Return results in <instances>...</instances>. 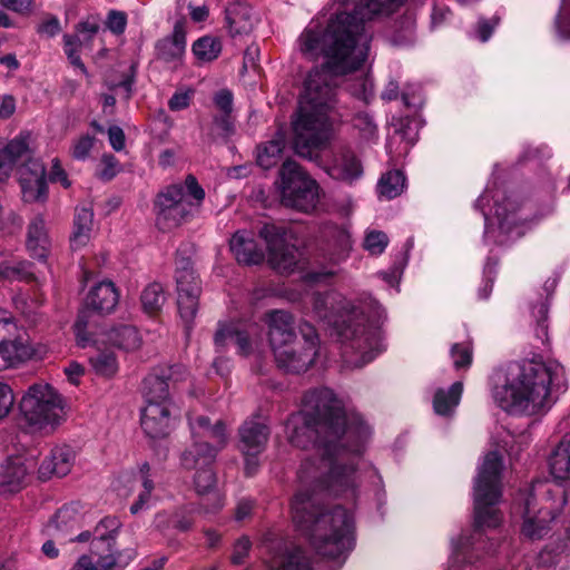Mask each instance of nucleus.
<instances>
[{
	"label": "nucleus",
	"mask_w": 570,
	"mask_h": 570,
	"mask_svg": "<svg viewBox=\"0 0 570 570\" xmlns=\"http://www.w3.org/2000/svg\"><path fill=\"white\" fill-rule=\"evenodd\" d=\"M284 147L285 135L284 132L278 131L273 139L258 146L256 157L257 164L264 169L274 167L279 161Z\"/></svg>",
	"instance_id": "obj_37"
},
{
	"label": "nucleus",
	"mask_w": 570,
	"mask_h": 570,
	"mask_svg": "<svg viewBox=\"0 0 570 570\" xmlns=\"http://www.w3.org/2000/svg\"><path fill=\"white\" fill-rule=\"evenodd\" d=\"M30 468L22 456L8 458L0 465V494L19 491L24 485Z\"/></svg>",
	"instance_id": "obj_24"
},
{
	"label": "nucleus",
	"mask_w": 570,
	"mask_h": 570,
	"mask_svg": "<svg viewBox=\"0 0 570 570\" xmlns=\"http://www.w3.org/2000/svg\"><path fill=\"white\" fill-rule=\"evenodd\" d=\"M166 301L164 288L158 283L149 284L141 293V305L146 313L156 314Z\"/></svg>",
	"instance_id": "obj_41"
},
{
	"label": "nucleus",
	"mask_w": 570,
	"mask_h": 570,
	"mask_svg": "<svg viewBox=\"0 0 570 570\" xmlns=\"http://www.w3.org/2000/svg\"><path fill=\"white\" fill-rule=\"evenodd\" d=\"M268 438V426L257 419L247 420L239 428L238 446L245 455L246 471L248 474H252L255 471L257 466L255 456L265 449Z\"/></svg>",
	"instance_id": "obj_20"
},
{
	"label": "nucleus",
	"mask_w": 570,
	"mask_h": 570,
	"mask_svg": "<svg viewBox=\"0 0 570 570\" xmlns=\"http://www.w3.org/2000/svg\"><path fill=\"white\" fill-rule=\"evenodd\" d=\"M214 343L217 351H224L229 344H235L237 354L248 356L257 351L261 340L254 335L253 328H240L234 323H219Z\"/></svg>",
	"instance_id": "obj_21"
},
{
	"label": "nucleus",
	"mask_w": 570,
	"mask_h": 570,
	"mask_svg": "<svg viewBox=\"0 0 570 570\" xmlns=\"http://www.w3.org/2000/svg\"><path fill=\"white\" fill-rule=\"evenodd\" d=\"M226 20L232 33H248L258 23V14L250 6L236 3L226 11Z\"/></svg>",
	"instance_id": "obj_30"
},
{
	"label": "nucleus",
	"mask_w": 570,
	"mask_h": 570,
	"mask_svg": "<svg viewBox=\"0 0 570 570\" xmlns=\"http://www.w3.org/2000/svg\"><path fill=\"white\" fill-rule=\"evenodd\" d=\"M549 468L557 482L570 481V434L564 435L553 450Z\"/></svg>",
	"instance_id": "obj_33"
},
{
	"label": "nucleus",
	"mask_w": 570,
	"mask_h": 570,
	"mask_svg": "<svg viewBox=\"0 0 570 570\" xmlns=\"http://www.w3.org/2000/svg\"><path fill=\"white\" fill-rule=\"evenodd\" d=\"M27 248L30 255L39 261H45L50 249L46 223L42 217L33 218L28 227Z\"/></svg>",
	"instance_id": "obj_31"
},
{
	"label": "nucleus",
	"mask_w": 570,
	"mask_h": 570,
	"mask_svg": "<svg viewBox=\"0 0 570 570\" xmlns=\"http://www.w3.org/2000/svg\"><path fill=\"white\" fill-rule=\"evenodd\" d=\"M195 442L181 454V465L187 470H196L194 485L197 493L204 497L202 508L205 513L220 510L225 500L216 490V475L212 469L216 454L228 440L225 424L218 420L210 423L206 416L189 420Z\"/></svg>",
	"instance_id": "obj_7"
},
{
	"label": "nucleus",
	"mask_w": 570,
	"mask_h": 570,
	"mask_svg": "<svg viewBox=\"0 0 570 570\" xmlns=\"http://www.w3.org/2000/svg\"><path fill=\"white\" fill-rule=\"evenodd\" d=\"M548 304L541 302L532 308V314L537 318L535 333L539 340L546 341L548 338Z\"/></svg>",
	"instance_id": "obj_48"
},
{
	"label": "nucleus",
	"mask_w": 570,
	"mask_h": 570,
	"mask_svg": "<svg viewBox=\"0 0 570 570\" xmlns=\"http://www.w3.org/2000/svg\"><path fill=\"white\" fill-rule=\"evenodd\" d=\"M107 28L116 33L120 35L125 31L127 24V17L121 11L111 10L108 13V18L106 21Z\"/></svg>",
	"instance_id": "obj_52"
},
{
	"label": "nucleus",
	"mask_w": 570,
	"mask_h": 570,
	"mask_svg": "<svg viewBox=\"0 0 570 570\" xmlns=\"http://www.w3.org/2000/svg\"><path fill=\"white\" fill-rule=\"evenodd\" d=\"M149 375H156L160 377L164 382L168 383V391L171 386L184 382L188 377V373L183 365H173L168 367H161L155 370Z\"/></svg>",
	"instance_id": "obj_46"
},
{
	"label": "nucleus",
	"mask_w": 570,
	"mask_h": 570,
	"mask_svg": "<svg viewBox=\"0 0 570 570\" xmlns=\"http://www.w3.org/2000/svg\"><path fill=\"white\" fill-rule=\"evenodd\" d=\"M29 264L20 261H3L0 263V282L24 281L31 277Z\"/></svg>",
	"instance_id": "obj_42"
},
{
	"label": "nucleus",
	"mask_w": 570,
	"mask_h": 570,
	"mask_svg": "<svg viewBox=\"0 0 570 570\" xmlns=\"http://www.w3.org/2000/svg\"><path fill=\"white\" fill-rule=\"evenodd\" d=\"M222 51L220 41L210 36H205L193 45V52L200 61H212L216 59Z\"/></svg>",
	"instance_id": "obj_43"
},
{
	"label": "nucleus",
	"mask_w": 570,
	"mask_h": 570,
	"mask_svg": "<svg viewBox=\"0 0 570 570\" xmlns=\"http://www.w3.org/2000/svg\"><path fill=\"white\" fill-rule=\"evenodd\" d=\"M405 0H335L337 10L324 32L306 29L299 37L301 51L315 58L324 55L326 62L313 69L299 99L293 120L295 153L320 164V151L332 138L328 111L334 101L335 77L356 70L366 59L372 35L366 22L390 14Z\"/></svg>",
	"instance_id": "obj_1"
},
{
	"label": "nucleus",
	"mask_w": 570,
	"mask_h": 570,
	"mask_svg": "<svg viewBox=\"0 0 570 570\" xmlns=\"http://www.w3.org/2000/svg\"><path fill=\"white\" fill-rule=\"evenodd\" d=\"M101 165L102 168L99 171V177L105 180H110L119 171V164L112 155H104Z\"/></svg>",
	"instance_id": "obj_55"
},
{
	"label": "nucleus",
	"mask_w": 570,
	"mask_h": 570,
	"mask_svg": "<svg viewBox=\"0 0 570 570\" xmlns=\"http://www.w3.org/2000/svg\"><path fill=\"white\" fill-rule=\"evenodd\" d=\"M60 31V22L57 18L46 19L39 27L38 32L46 37H55Z\"/></svg>",
	"instance_id": "obj_63"
},
{
	"label": "nucleus",
	"mask_w": 570,
	"mask_h": 570,
	"mask_svg": "<svg viewBox=\"0 0 570 570\" xmlns=\"http://www.w3.org/2000/svg\"><path fill=\"white\" fill-rule=\"evenodd\" d=\"M156 50L158 58L177 67L181 62L186 50V37L184 31L176 26L171 37L158 41Z\"/></svg>",
	"instance_id": "obj_32"
},
{
	"label": "nucleus",
	"mask_w": 570,
	"mask_h": 570,
	"mask_svg": "<svg viewBox=\"0 0 570 570\" xmlns=\"http://www.w3.org/2000/svg\"><path fill=\"white\" fill-rule=\"evenodd\" d=\"M109 144L116 151H120L125 148V132L119 126H111L108 129Z\"/></svg>",
	"instance_id": "obj_60"
},
{
	"label": "nucleus",
	"mask_w": 570,
	"mask_h": 570,
	"mask_svg": "<svg viewBox=\"0 0 570 570\" xmlns=\"http://www.w3.org/2000/svg\"><path fill=\"white\" fill-rule=\"evenodd\" d=\"M229 245L235 258L240 264L253 265L264 261V252L257 246L250 233H235Z\"/></svg>",
	"instance_id": "obj_27"
},
{
	"label": "nucleus",
	"mask_w": 570,
	"mask_h": 570,
	"mask_svg": "<svg viewBox=\"0 0 570 570\" xmlns=\"http://www.w3.org/2000/svg\"><path fill=\"white\" fill-rule=\"evenodd\" d=\"M176 283L178 313L185 324L189 325L197 314L202 288L188 261L177 267Z\"/></svg>",
	"instance_id": "obj_19"
},
{
	"label": "nucleus",
	"mask_w": 570,
	"mask_h": 570,
	"mask_svg": "<svg viewBox=\"0 0 570 570\" xmlns=\"http://www.w3.org/2000/svg\"><path fill=\"white\" fill-rule=\"evenodd\" d=\"M450 354L456 370L466 368L472 363V348L469 343L454 344Z\"/></svg>",
	"instance_id": "obj_47"
},
{
	"label": "nucleus",
	"mask_w": 570,
	"mask_h": 570,
	"mask_svg": "<svg viewBox=\"0 0 570 570\" xmlns=\"http://www.w3.org/2000/svg\"><path fill=\"white\" fill-rule=\"evenodd\" d=\"M325 171L334 179L348 184L354 183L363 174L361 161L351 151H342L332 163L324 166Z\"/></svg>",
	"instance_id": "obj_26"
},
{
	"label": "nucleus",
	"mask_w": 570,
	"mask_h": 570,
	"mask_svg": "<svg viewBox=\"0 0 570 570\" xmlns=\"http://www.w3.org/2000/svg\"><path fill=\"white\" fill-rule=\"evenodd\" d=\"M524 500L521 533L537 540L546 535L550 524L561 513L566 503V491L559 484L538 481L532 484Z\"/></svg>",
	"instance_id": "obj_9"
},
{
	"label": "nucleus",
	"mask_w": 570,
	"mask_h": 570,
	"mask_svg": "<svg viewBox=\"0 0 570 570\" xmlns=\"http://www.w3.org/2000/svg\"><path fill=\"white\" fill-rule=\"evenodd\" d=\"M214 101L216 107L223 111L226 116H228L233 110V95L227 89L219 90L215 97Z\"/></svg>",
	"instance_id": "obj_58"
},
{
	"label": "nucleus",
	"mask_w": 570,
	"mask_h": 570,
	"mask_svg": "<svg viewBox=\"0 0 570 570\" xmlns=\"http://www.w3.org/2000/svg\"><path fill=\"white\" fill-rule=\"evenodd\" d=\"M313 313L320 321L335 326L338 335L344 341L351 342L350 348L360 354L355 360H346L351 366L362 367L384 350L377 327L379 321L366 325L363 313L357 312L341 294L327 292L314 295ZM382 313L381 306H376L377 320L381 318ZM344 353L347 354V350Z\"/></svg>",
	"instance_id": "obj_6"
},
{
	"label": "nucleus",
	"mask_w": 570,
	"mask_h": 570,
	"mask_svg": "<svg viewBox=\"0 0 570 570\" xmlns=\"http://www.w3.org/2000/svg\"><path fill=\"white\" fill-rule=\"evenodd\" d=\"M14 403L13 393L9 385L0 383V419L7 416Z\"/></svg>",
	"instance_id": "obj_56"
},
{
	"label": "nucleus",
	"mask_w": 570,
	"mask_h": 570,
	"mask_svg": "<svg viewBox=\"0 0 570 570\" xmlns=\"http://www.w3.org/2000/svg\"><path fill=\"white\" fill-rule=\"evenodd\" d=\"M267 570H313L309 558L294 544H281L267 560Z\"/></svg>",
	"instance_id": "obj_22"
},
{
	"label": "nucleus",
	"mask_w": 570,
	"mask_h": 570,
	"mask_svg": "<svg viewBox=\"0 0 570 570\" xmlns=\"http://www.w3.org/2000/svg\"><path fill=\"white\" fill-rule=\"evenodd\" d=\"M288 442L296 448L316 446L320 463L305 462L301 479H315L318 487L348 502L356 497V466L372 431L363 417L346 410L332 390L308 391L303 397V409L286 423Z\"/></svg>",
	"instance_id": "obj_2"
},
{
	"label": "nucleus",
	"mask_w": 570,
	"mask_h": 570,
	"mask_svg": "<svg viewBox=\"0 0 570 570\" xmlns=\"http://www.w3.org/2000/svg\"><path fill=\"white\" fill-rule=\"evenodd\" d=\"M94 140L90 136L80 137L72 147V157L79 160L86 159L94 147Z\"/></svg>",
	"instance_id": "obj_53"
},
{
	"label": "nucleus",
	"mask_w": 570,
	"mask_h": 570,
	"mask_svg": "<svg viewBox=\"0 0 570 570\" xmlns=\"http://www.w3.org/2000/svg\"><path fill=\"white\" fill-rule=\"evenodd\" d=\"M328 249L332 252V259L340 262L348 256L352 249V238L347 228L338 226H327L324 230Z\"/></svg>",
	"instance_id": "obj_35"
},
{
	"label": "nucleus",
	"mask_w": 570,
	"mask_h": 570,
	"mask_svg": "<svg viewBox=\"0 0 570 570\" xmlns=\"http://www.w3.org/2000/svg\"><path fill=\"white\" fill-rule=\"evenodd\" d=\"M252 543L248 538L243 537L236 541L234 544V550L232 554V561L235 564H240L244 562L245 558L248 556Z\"/></svg>",
	"instance_id": "obj_57"
},
{
	"label": "nucleus",
	"mask_w": 570,
	"mask_h": 570,
	"mask_svg": "<svg viewBox=\"0 0 570 570\" xmlns=\"http://www.w3.org/2000/svg\"><path fill=\"white\" fill-rule=\"evenodd\" d=\"M265 322L268 327V340L272 350L281 347L298 336L294 332V317L284 309H274L266 314Z\"/></svg>",
	"instance_id": "obj_23"
},
{
	"label": "nucleus",
	"mask_w": 570,
	"mask_h": 570,
	"mask_svg": "<svg viewBox=\"0 0 570 570\" xmlns=\"http://www.w3.org/2000/svg\"><path fill=\"white\" fill-rule=\"evenodd\" d=\"M119 293L112 282L104 281L95 285L86 297L87 307L100 312L110 313L118 304Z\"/></svg>",
	"instance_id": "obj_28"
},
{
	"label": "nucleus",
	"mask_w": 570,
	"mask_h": 570,
	"mask_svg": "<svg viewBox=\"0 0 570 570\" xmlns=\"http://www.w3.org/2000/svg\"><path fill=\"white\" fill-rule=\"evenodd\" d=\"M557 26L562 37H570V0H562Z\"/></svg>",
	"instance_id": "obj_50"
},
{
	"label": "nucleus",
	"mask_w": 570,
	"mask_h": 570,
	"mask_svg": "<svg viewBox=\"0 0 570 570\" xmlns=\"http://www.w3.org/2000/svg\"><path fill=\"white\" fill-rule=\"evenodd\" d=\"M502 471L501 454L498 451L488 452L474 481V530L471 534L462 533L458 539L451 540L450 569L460 563H472L478 558L482 531L500 524L501 514L495 505L502 494Z\"/></svg>",
	"instance_id": "obj_5"
},
{
	"label": "nucleus",
	"mask_w": 570,
	"mask_h": 570,
	"mask_svg": "<svg viewBox=\"0 0 570 570\" xmlns=\"http://www.w3.org/2000/svg\"><path fill=\"white\" fill-rule=\"evenodd\" d=\"M121 527L116 517H106L95 527L90 543L92 556L106 568H125L136 557L135 547L119 549L116 535Z\"/></svg>",
	"instance_id": "obj_18"
},
{
	"label": "nucleus",
	"mask_w": 570,
	"mask_h": 570,
	"mask_svg": "<svg viewBox=\"0 0 570 570\" xmlns=\"http://www.w3.org/2000/svg\"><path fill=\"white\" fill-rule=\"evenodd\" d=\"M50 180L60 183L65 188H68L70 186V181L67 177V174L60 166V163L58 159L52 160V167H51V171H50Z\"/></svg>",
	"instance_id": "obj_64"
},
{
	"label": "nucleus",
	"mask_w": 570,
	"mask_h": 570,
	"mask_svg": "<svg viewBox=\"0 0 570 570\" xmlns=\"http://www.w3.org/2000/svg\"><path fill=\"white\" fill-rule=\"evenodd\" d=\"M96 563H94L92 559L89 556H81L75 566L70 570H114L115 568H106L102 567L99 562V557H96ZM121 570L122 568H117Z\"/></svg>",
	"instance_id": "obj_59"
},
{
	"label": "nucleus",
	"mask_w": 570,
	"mask_h": 570,
	"mask_svg": "<svg viewBox=\"0 0 570 570\" xmlns=\"http://www.w3.org/2000/svg\"><path fill=\"white\" fill-rule=\"evenodd\" d=\"M142 397L141 429L150 439L167 438L179 417V410L168 394V383L156 375H147L144 380Z\"/></svg>",
	"instance_id": "obj_10"
},
{
	"label": "nucleus",
	"mask_w": 570,
	"mask_h": 570,
	"mask_svg": "<svg viewBox=\"0 0 570 570\" xmlns=\"http://www.w3.org/2000/svg\"><path fill=\"white\" fill-rule=\"evenodd\" d=\"M79 523V515L73 507H63L55 514L48 529L58 540L73 541V538H67Z\"/></svg>",
	"instance_id": "obj_36"
},
{
	"label": "nucleus",
	"mask_w": 570,
	"mask_h": 570,
	"mask_svg": "<svg viewBox=\"0 0 570 570\" xmlns=\"http://www.w3.org/2000/svg\"><path fill=\"white\" fill-rule=\"evenodd\" d=\"M194 91L191 89L178 90L168 101V107L173 111L186 109L189 104Z\"/></svg>",
	"instance_id": "obj_51"
},
{
	"label": "nucleus",
	"mask_w": 570,
	"mask_h": 570,
	"mask_svg": "<svg viewBox=\"0 0 570 570\" xmlns=\"http://www.w3.org/2000/svg\"><path fill=\"white\" fill-rule=\"evenodd\" d=\"M268 250L271 266L281 274L303 271L306 259L299 248L289 245L293 234L283 225L265 224L259 230Z\"/></svg>",
	"instance_id": "obj_16"
},
{
	"label": "nucleus",
	"mask_w": 570,
	"mask_h": 570,
	"mask_svg": "<svg viewBox=\"0 0 570 570\" xmlns=\"http://www.w3.org/2000/svg\"><path fill=\"white\" fill-rule=\"evenodd\" d=\"M387 245L389 237L385 233L375 229L366 230L363 240V247L371 255H381Z\"/></svg>",
	"instance_id": "obj_45"
},
{
	"label": "nucleus",
	"mask_w": 570,
	"mask_h": 570,
	"mask_svg": "<svg viewBox=\"0 0 570 570\" xmlns=\"http://www.w3.org/2000/svg\"><path fill=\"white\" fill-rule=\"evenodd\" d=\"M18 331L11 313L0 308V342L13 336Z\"/></svg>",
	"instance_id": "obj_49"
},
{
	"label": "nucleus",
	"mask_w": 570,
	"mask_h": 570,
	"mask_svg": "<svg viewBox=\"0 0 570 570\" xmlns=\"http://www.w3.org/2000/svg\"><path fill=\"white\" fill-rule=\"evenodd\" d=\"M205 191L194 176H187L184 185H173L159 193L156 199V224L161 230H170L187 222L199 208Z\"/></svg>",
	"instance_id": "obj_12"
},
{
	"label": "nucleus",
	"mask_w": 570,
	"mask_h": 570,
	"mask_svg": "<svg viewBox=\"0 0 570 570\" xmlns=\"http://www.w3.org/2000/svg\"><path fill=\"white\" fill-rule=\"evenodd\" d=\"M94 213L88 207H78L73 219V230L70 236L71 248L77 250L85 247L91 238Z\"/></svg>",
	"instance_id": "obj_34"
},
{
	"label": "nucleus",
	"mask_w": 570,
	"mask_h": 570,
	"mask_svg": "<svg viewBox=\"0 0 570 570\" xmlns=\"http://www.w3.org/2000/svg\"><path fill=\"white\" fill-rule=\"evenodd\" d=\"M352 95L358 97L365 102L373 97V82L368 78H361L357 80V83L351 87Z\"/></svg>",
	"instance_id": "obj_54"
},
{
	"label": "nucleus",
	"mask_w": 570,
	"mask_h": 570,
	"mask_svg": "<svg viewBox=\"0 0 570 570\" xmlns=\"http://www.w3.org/2000/svg\"><path fill=\"white\" fill-rule=\"evenodd\" d=\"M77 344L85 348L91 345H112L125 351L139 348L141 338L138 331L130 325H120L109 330L96 327L87 312H81L75 323Z\"/></svg>",
	"instance_id": "obj_15"
},
{
	"label": "nucleus",
	"mask_w": 570,
	"mask_h": 570,
	"mask_svg": "<svg viewBox=\"0 0 570 570\" xmlns=\"http://www.w3.org/2000/svg\"><path fill=\"white\" fill-rule=\"evenodd\" d=\"M75 452L70 446L60 445L52 449L50 455L47 456L39 466V475L41 479H49L53 475H67L73 465Z\"/></svg>",
	"instance_id": "obj_25"
},
{
	"label": "nucleus",
	"mask_w": 570,
	"mask_h": 570,
	"mask_svg": "<svg viewBox=\"0 0 570 570\" xmlns=\"http://www.w3.org/2000/svg\"><path fill=\"white\" fill-rule=\"evenodd\" d=\"M139 479L141 482V487L144 491L153 492L155 489V483L151 478V469L147 462H144L139 465Z\"/></svg>",
	"instance_id": "obj_62"
},
{
	"label": "nucleus",
	"mask_w": 570,
	"mask_h": 570,
	"mask_svg": "<svg viewBox=\"0 0 570 570\" xmlns=\"http://www.w3.org/2000/svg\"><path fill=\"white\" fill-rule=\"evenodd\" d=\"M20 409L30 425L53 428L63 420L62 396L48 383L31 385L20 402Z\"/></svg>",
	"instance_id": "obj_14"
},
{
	"label": "nucleus",
	"mask_w": 570,
	"mask_h": 570,
	"mask_svg": "<svg viewBox=\"0 0 570 570\" xmlns=\"http://www.w3.org/2000/svg\"><path fill=\"white\" fill-rule=\"evenodd\" d=\"M35 355L33 347L27 340L16 337L0 342V370L23 363Z\"/></svg>",
	"instance_id": "obj_29"
},
{
	"label": "nucleus",
	"mask_w": 570,
	"mask_h": 570,
	"mask_svg": "<svg viewBox=\"0 0 570 570\" xmlns=\"http://www.w3.org/2000/svg\"><path fill=\"white\" fill-rule=\"evenodd\" d=\"M499 20L497 18H493L491 20H480L476 27V37L482 42L489 40Z\"/></svg>",
	"instance_id": "obj_61"
},
{
	"label": "nucleus",
	"mask_w": 570,
	"mask_h": 570,
	"mask_svg": "<svg viewBox=\"0 0 570 570\" xmlns=\"http://www.w3.org/2000/svg\"><path fill=\"white\" fill-rule=\"evenodd\" d=\"M13 169H17L24 202L46 200V168L39 159L32 156L29 135L20 134L0 150V181H6Z\"/></svg>",
	"instance_id": "obj_8"
},
{
	"label": "nucleus",
	"mask_w": 570,
	"mask_h": 570,
	"mask_svg": "<svg viewBox=\"0 0 570 570\" xmlns=\"http://www.w3.org/2000/svg\"><path fill=\"white\" fill-rule=\"evenodd\" d=\"M462 392V382L453 383L449 390H438L433 399L434 412L439 415H450L459 405Z\"/></svg>",
	"instance_id": "obj_38"
},
{
	"label": "nucleus",
	"mask_w": 570,
	"mask_h": 570,
	"mask_svg": "<svg viewBox=\"0 0 570 570\" xmlns=\"http://www.w3.org/2000/svg\"><path fill=\"white\" fill-rule=\"evenodd\" d=\"M299 333L301 337L273 350L277 365L286 372H305L317 356L320 340L315 328L308 323H302Z\"/></svg>",
	"instance_id": "obj_17"
},
{
	"label": "nucleus",
	"mask_w": 570,
	"mask_h": 570,
	"mask_svg": "<svg viewBox=\"0 0 570 570\" xmlns=\"http://www.w3.org/2000/svg\"><path fill=\"white\" fill-rule=\"evenodd\" d=\"M291 507L295 527L320 554L338 559L354 548V517L350 509L335 505L324 510L303 491L294 495Z\"/></svg>",
	"instance_id": "obj_4"
},
{
	"label": "nucleus",
	"mask_w": 570,
	"mask_h": 570,
	"mask_svg": "<svg viewBox=\"0 0 570 570\" xmlns=\"http://www.w3.org/2000/svg\"><path fill=\"white\" fill-rule=\"evenodd\" d=\"M476 206L482 210L485 219L487 240L493 238L503 245L524 234L525 229L520 224L522 218L517 215L520 206L515 196L504 197L501 190L487 188L476 200Z\"/></svg>",
	"instance_id": "obj_11"
},
{
	"label": "nucleus",
	"mask_w": 570,
	"mask_h": 570,
	"mask_svg": "<svg viewBox=\"0 0 570 570\" xmlns=\"http://www.w3.org/2000/svg\"><path fill=\"white\" fill-rule=\"evenodd\" d=\"M353 127L358 131L360 137L367 141L373 140L377 135V126L373 117L366 111L354 116Z\"/></svg>",
	"instance_id": "obj_44"
},
{
	"label": "nucleus",
	"mask_w": 570,
	"mask_h": 570,
	"mask_svg": "<svg viewBox=\"0 0 570 570\" xmlns=\"http://www.w3.org/2000/svg\"><path fill=\"white\" fill-rule=\"evenodd\" d=\"M282 204L303 212H314L321 199V188L296 161L286 160L279 170Z\"/></svg>",
	"instance_id": "obj_13"
},
{
	"label": "nucleus",
	"mask_w": 570,
	"mask_h": 570,
	"mask_svg": "<svg viewBox=\"0 0 570 570\" xmlns=\"http://www.w3.org/2000/svg\"><path fill=\"white\" fill-rule=\"evenodd\" d=\"M405 187V177L400 170H393L384 174L377 184L380 197L392 199L401 195Z\"/></svg>",
	"instance_id": "obj_40"
},
{
	"label": "nucleus",
	"mask_w": 570,
	"mask_h": 570,
	"mask_svg": "<svg viewBox=\"0 0 570 570\" xmlns=\"http://www.w3.org/2000/svg\"><path fill=\"white\" fill-rule=\"evenodd\" d=\"M567 390V373L559 361L533 357L497 373L492 397L509 413L535 415L548 412Z\"/></svg>",
	"instance_id": "obj_3"
},
{
	"label": "nucleus",
	"mask_w": 570,
	"mask_h": 570,
	"mask_svg": "<svg viewBox=\"0 0 570 570\" xmlns=\"http://www.w3.org/2000/svg\"><path fill=\"white\" fill-rule=\"evenodd\" d=\"M97 351L89 357V364L92 371L106 379L115 376L119 370V363L112 351L101 350L102 345H95Z\"/></svg>",
	"instance_id": "obj_39"
}]
</instances>
